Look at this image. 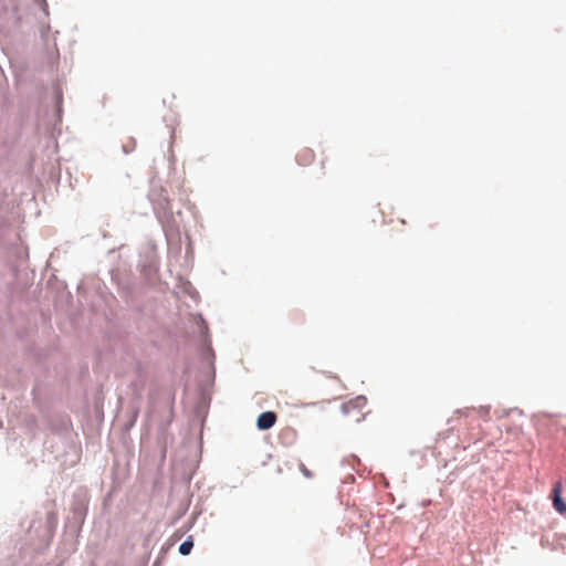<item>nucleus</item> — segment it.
I'll use <instances>...</instances> for the list:
<instances>
[{"mask_svg": "<svg viewBox=\"0 0 566 566\" xmlns=\"http://www.w3.org/2000/svg\"><path fill=\"white\" fill-rule=\"evenodd\" d=\"M276 415L273 411H265L262 412L256 420V427L260 430H269L271 429L275 422H276Z\"/></svg>", "mask_w": 566, "mask_h": 566, "instance_id": "f257e3e1", "label": "nucleus"}, {"mask_svg": "<svg viewBox=\"0 0 566 566\" xmlns=\"http://www.w3.org/2000/svg\"><path fill=\"white\" fill-rule=\"evenodd\" d=\"M315 154L311 148H302L296 155V161L300 166H308L314 161Z\"/></svg>", "mask_w": 566, "mask_h": 566, "instance_id": "f03ea898", "label": "nucleus"}, {"mask_svg": "<svg viewBox=\"0 0 566 566\" xmlns=\"http://www.w3.org/2000/svg\"><path fill=\"white\" fill-rule=\"evenodd\" d=\"M560 488V483H558L553 490V505L557 512L560 514H566V504L562 500Z\"/></svg>", "mask_w": 566, "mask_h": 566, "instance_id": "7ed1b4c3", "label": "nucleus"}, {"mask_svg": "<svg viewBox=\"0 0 566 566\" xmlns=\"http://www.w3.org/2000/svg\"><path fill=\"white\" fill-rule=\"evenodd\" d=\"M192 547H193V543L191 541H185L179 546V553L181 555H188L191 552Z\"/></svg>", "mask_w": 566, "mask_h": 566, "instance_id": "20e7f679", "label": "nucleus"}, {"mask_svg": "<svg viewBox=\"0 0 566 566\" xmlns=\"http://www.w3.org/2000/svg\"><path fill=\"white\" fill-rule=\"evenodd\" d=\"M360 402L365 403L366 402L365 398H357L355 402L350 401V402L346 403L344 406V411L346 413H348L350 411V409L354 408L355 405L358 406Z\"/></svg>", "mask_w": 566, "mask_h": 566, "instance_id": "39448f33", "label": "nucleus"}, {"mask_svg": "<svg viewBox=\"0 0 566 566\" xmlns=\"http://www.w3.org/2000/svg\"><path fill=\"white\" fill-rule=\"evenodd\" d=\"M301 471L303 472V474L307 478H311V472L307 470V468L304 465V464H301Z\"/></svg>", "mask_w": 566, "mask_h": 566, "instance_id": "423d86ee", "label": "nucleus"}]
</instances>
